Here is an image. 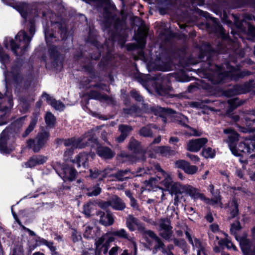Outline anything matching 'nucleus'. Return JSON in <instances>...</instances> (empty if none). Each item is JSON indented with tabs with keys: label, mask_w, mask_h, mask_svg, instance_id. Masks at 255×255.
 I'll use <instances>...</instances> for the list:
<instances>
[{
	"label": "nucleus",
	"mask_w": 255,
	"mask_h": 255,
	"mask_svg": "<svg viewBox=\"0 0 255 255\" xmlns=\"http://www.w3.org/2000/svg\"><path fill=\"white\" fill-rule=\"evenodd\" d=\"M140 146L139 142L135 139L134 138L131 137L128 143V148L133 152H136L138 151Z\"/></svg>",
	"instance_id": "nucleus-40"
},
{
	"label": "nucleus",
	"mask_w": 255,
	"mask_h": 255,
	"mask_svg": "<svg viewBox=\"0 0 255 255\" xmlns=\"http://www.w3.org/2000/svg\"><path fill=\"white\" fill-rule=\"evenodd\" d=\"M187 128H189L192 132L190 133V135L195 136H199L202 134V132L201 131L197 130V129L190 127L188 126V127Z\"/></svg>",
	"instance_id": "nucleus-58"
},
{
	"label": "nucleus",
	"mask_w": 255,
	"mask_h": 255,
	"mask_svg": "<svg viewBox=\"0 0 255 255\" xmlns=\"http://www.w3.org/2000/svg\"><path fill=\"white\" fill-rule=\"evenodd\" d=\"M175 165L177 168L183 169L188 174H194L198 170V167L196 166L191 165L188 162L184 160L177 161L175 162Z\"/></svg>",
	"instance_id": "nucleus-11"
},
{
	"label": "nucleus",
	"mask_w": 255,
	"mask_h": 255,
	"mask_svg": "<svg viewBox=\"0 0 255 255\" xmlns=\"http://www.w3.org/2000/svg\"><path fill=\"white\" fill-rule=\"evenodd\" d=\"M133 174V173L131 172L130 170L127 168L125 170H119L117 172L112 174L111 176L115 178L117 180L122 182L131 178V175Z\"/></svg>",
	"instance_id": "nucleus-18"
},
{
	"label": "nucleus",
	"mask_w": 255,
	"mask_h": 255,
	"mask_svg": "<svg viewBox=\"0 0 255 255\" xmlns=\"http://www.w3.org/2000/svg\"><path fill=\"white\" fill-rule=\"evenodd\" d=\"M37 122V118L34 117L31 121L28 127L26 128L24 132L21 134L23 138L27 137L29 133L34 129Z\"/></svg>",
	"instance_id": "nucleus-31"
},
{
	"label": "nucleus",
	"mask_w": 255,
	"mask_h": 255,
	"mask_svg": "<svg viewBox=\"0 0 255 255\" xmlns=\"http://www.w3.org/2000/svg\"><path fill=\"white\" fill-rule=\"evenodd\" d=\"M157 128L156 125L153 124H148L142 127L138 131V134L144 137H152L153 132L151 128Z\"/></svg>",
	"instance_id": "nucleus-24"
},
{
	"label": "nucleus",
	"mask_w": 255,
	"mask_h": 255,
	"mask_svg": "<svg viewBox=\"0 0 255 255\" xmlns=\"http://www.w3.org/2000/svg\"><path fill=\"white\" fill-rule=\"evenodd\" d=\"M230 214L232 218H235L239 215V202L238 200L233 197L228 203Z\"/></svg>",
	"instance_id": "nucleus-22"
},
{
	"label": "nucleus",
	"mask_w": 255,
	"mask_h": 255,
	"mask_svg": "<svg viewBox=\"0 0 255 255\" xmlns=\"http://www.w3.org/2000/svg\"><path fill=\"white\" fill-rule=\"evenodd\" d=\"M111 206L116 210L123 211L126 208V205L119 197L114 195L111 198Z\"/></svg>",
	"instance_id": "nucleus-20"
},
{
	"label": "nucleus",
	"mask_w": 255,
	"mask_h": 255,
	"mask_svg": "<svg viewBox=\"0 0 255 255\" xmlns=\"http://www.w3.org/2000/svg\"><path fill=\"white\" fill-rule=\"evenodd\" d=\"M208 142L206 138L190 140L187 145V149L192 152H197Z\"/></svg>",
	"instance_id": "nucleus-8"
},
{
	"label": "nucleus",
	"mask_w": 255,
	"mask_h": 255,
	"mask_svg": "<svg viewBox=\"0 0 255 255\" xmlns=\"http://www.w3.org/2000/svg\"><path fill=\"white\" fill-rule=\"evenodd\" d=\"M158 225L159 227V230H164L172 228L171 221L167 218H161L158 221Z\"/></svg>",
	"instance_id": "nucleus-35"
},
{
	"label": "nucleus",
	"mask_w": 255,
	"mask_h": 255,
	"mask_svg": "<svg viewBox=\"0 0 255 255\" xmlns=\"http://www.w3.org/2000/svg\"><path fill=\"white\" fill-rule=\"evenodd\" d=\"M130 205L131 207L135 210H139V206L137 203V201L134 198L130 199Z\"/></svg>",
	"instance_id": "nucleus-61"
},
{
	"label": "nucleus",
	"mask_w": 255,
	"mask_h": 255,
	"mask_svg": "<svg viewBox=\"0 0 255 255\" xmlns=\"http://www.w3.org/2000/svg\"><path fill=\"white\" fill-rule=\"evenodd\" d=\"M224 132L225 134H229L228 142L233 143L238 140V133L232 128H229L225 129Z\"/></svg>",
	"instance_id": "nucleus-29"
},
{
	"label": "nucleus",
	"mask_w": 255,
	"mask_h": 255,
	"mask_svg": "<svg viewBox=\"0 0 255 255\" xmlns=\"http://www.w3.org/2000/svg\"><path fill=\"white\" fill-rule=\"evenodd\" d=\"M0 60L2 63L3 65V67H2V69H4V68H6V69L7 67H6L5 64H7L8 62H9V57L6 54H4L2 53V48L0 45Z\"/></svg>",
	"instance_id": "nucleus-45"
},
{
	"label": "nucleus",
	"mask_w": 255,
	"mask_h": 255,
	"mask_svg": "<svg viewBox=\"0 0 255 255\" xmlns=\"http://www.w3.org/2000/svg\"><path fill=\"white\" fill-rule=\"evenodd\" d=\"M172 240H173V243L176 246H178L183 250H185L186 249L187 245L184 240H179L177 238H174L173 239H172Z\"/></svg>",
	"instance_id": "nucleus-50"
},
{
	"label": "nucleus",
	"mask_w": 255,
	"mask_h": 255,
	"mask_svg": "<svg viewBox=\"0 0 255 255\" xmlns=\"http://www.w3.org/2000/svg\"><path fill=\"white\" fill-rule=\"evenodd\" d=\"M5 76V88H6V94L9 96L11 93V89L13 87L15 86L16 83V77L15 69L12 68V70L10 72H4Z\"/></svg>",
	"instance_id": "nucleus-7"
},
{
	"label": "nucleus",
	"mask_w": 255,
	"mask_h": 255,
	"mask_svg": "<svg viewBox=\"0 0 255 255\" xmlns=\"http://www.w3.org/2000/svg\"><path fill=\"white\" fill-rule=\"evenodd\" d=\"M157 151L163 156L165 157H169L176 154L175 150H172L170 147L167 146H159L157 149Z\"/></svg>",
	"instance_id": "nucleus-27"
},
{
	"label": "nucleus",
	"mask_w": 255,
	"mask_h": 255,
	"mask_svg": "<svg viewBox=\"0 0 255 255\" xmlns=\"http://www.w3.org/2000/svg\"><path fill=\"white\" fill-rule=\"evenodd\" d=\"M235 238L240 242V245L244 255H255V244L251 242L246 237H243L239 240L236 235Z\"/></svg>",
	"instance_id": "nucleus-5"
},
{
	"label": "nucleus",
	"mask_w": 255,
	"mask_h": 255,
	"mask_svg": "<svg viewBox=\"0 0 255 255\" xmlns=\"http://www.w3.org/2000/svg\"><path fill=\"white\" fill-rule=\"evenodd\" d=\"M237 149L239 151L247 154L251 153L252 150H254L248 144L243 142L239 143Z\"/></svg>",
	"instance_id": "nucleus-38"
},
{
	"label": "nucleus",
	"mask_w": 255,
	"mask_h": 255,
	"mask_svg": "<svg viewBox=\"0 0 255 255\" xmlns=\"http://www.w3.org/2000/svg\"><path fill=\"white\" fill-rule=\"evenodd\" d=\"M234 69L233 67L229 71H223L222 67H219L216 65H213L209 68L211 70H213L214 73L211 78V80L213 84H216L224 82L228 79H230L232 75V71Z\"/></svg>",
	"instance_id": "nucleus-4"
},
{
	"label": "nucleus",
	"mask_w": 255,
	"mask_h": 255,
	"mask_svg": "<svg viewBox=\"0 0 255 255\" xmlns=\"http://www.w3.org/2000/svg\"><path fill=\"white\" fill-rule=\"evenodd\" d=\"M73 153L72 148L67 149L64 153V157L65 160H68Z\"/></svg>",
	"instance_id": "nucleus-57"
},
{
	"label": "nucleus",
	"mask_w": 255,
	"mask_h": 255,
	"mask_svg": "<svg viewBox=\"0 0 255 255\" xmlns=\"http://www.w3.org/2000/svg\"><path fill=\"white\" fill-rule=\"evenodd\" d=\"M177 123L181 125L182 126L187 128L188 127L187 123H188V119L186 117L182 115H180L176 119Z\"/></svg>",
	"instance_id": "nucleus-46"
},
{
	"label": "nucleus",
	"mask_w": 255,
	"mask_h": 255,
	"mask_svg": "<svg viewBox=\"0 0 255 255\" xmlns=\"http://www.w3.org/2000/svg\"><path fill=\"white\" fill-rule=\"evenodd\" d=\"M30 101L26 98H21L20 99L19 106L22 108L20 111L23 113L26 112L29 109Z\"/></svg>",
	"instance_id": "nucleus-43"
},
{
	"label": "nucleus",
	"mask_w": 255,
	"mask_h": 255,
	"mask_svg": "<svg viewBox=\"0 0 255 255\" xmlns=\"http://www.w3.org/2000/svg\"><path fill=\"white\" fill-rule=\"evenodd\" d=\"M64 181H72L76 178L77 172L75 168L68 165H63L59 173Z\"/></svg>",
	"instance_id": "nucleus-6"
},
{
	"label": "nucleus",
	"mask_w": 255,
	"mask_h": 255,
	"mask_svg": "<svg viewBox=\"0 0 255 255\" xmlns=\"http://www.w3.org/2000/svg\"><path fill=\"white\" fill-rule=\"evenodd\" d=\"M83 213L85 215V216L87 217H89L91 216V210L90 209V206L88 205H86L83 206Z\"/></svg>",
	"instance_id": "nucleus-62"
},
{
	"label": "nucleus",
	"mask_w": 255,
	"mask_h": 255,
	"mask_svg": "<svg viewBox=\"0 0 255 255\" xmlns=\"http://www.w3.org/2000/svg\"><path fill=\"white\" fill-rule=\"evenodd\" d=\"M163 176L164 178V179L162 181V183L165 187L169 190L174 182L172 181L169 174L166 173V175H163Z\"/></svg>",
	"instance_id": "nucleus-41"
},
{
	"label": "nucleus",
	"mask_w": 255,
	"mask_h": 255,
	"mask_svg": "<svg viewBox=\"0 0 255 255\" xmlns=\"http://www.w3.org/2000/svg\"><path fill=\"white\" fill-rule=\"evenodd\" d=\"M133 128L131 126L126 125H120L119 126V130L123 134L128 136Z\"/></svg>",
	"instance_id": "nucleus-42"
},
{
	"label": "nucleus",
	"mask_w": 255,
	"mask_h": 255,
	"mask_svg": "<svg viewBox=\"0 0 255 255\" xmlns=\"http://www.w3.org/2000/svg\"><path fill=\"white\" fill-rule=\"evenodd\" d=\"M100 176L102 178L101 170L95 168L90 169V176L91 178L96 179Z\"/></svg>",
	"instance_id": "nucleus-51"
},
{
	"label": "nucleus",
	"mask_w": 255,
	"mask_h": 255,
	"mask_svg": "<svg viewBox=\"0 0 255 255\" xmlns=\"http://www.w3.org/2000/svg\"><path fill=\"white\" fill-rule=\"evenodd\" d=\"M126 225L128 229L131 231L135 230V226L137 227V230L139 232L144 231V227L143 226L142 224L137 219L131 215H129L127 217L126 219Z\"/></svg>",
	"instance_id": "nucleus-9"
},
{
	"label": "nucleus",
	"mask_w": 255,
	"mask_h": 255,
	"mask_svg": "<svg viewBox=\"0 0 255 255\" xmlns=\"http://www.w3.org/2000/svg\"><path fill=\"white\" fill-rule=\"evenodd\" d=\"M245 103V101L240 100L238 98H234L229 101V103L231 107L235 109L237 107L242 105Z\"/></svg>",
	"instance_id": "nucleus-48"
},
{
	"label": "nucleus",
	"mask_w": 255,
	"mask_h": 255,
	"mask_svg": "<svg viewBox=\"0 0 255 255\" xmlns=\"http://www.w3.org/2000/svg\"><path fill=\"white\" fill-rule=\"evenodd\" d=\"M251 81L249 83H246L244 85H237L234 86L230 90L232 92L233 95H238L245 94L249 92L252 87H255V84L253 85Z\"/></svg>",
	"instance_id": "nucleus-13"
},
{
	"label": "nucleus",
	"mask_w": 255,
	"mask_h": 255,
	"mask_svg": "<svg viewBox=\"0 0 255 255\" xmlns=\"http://www.w3.org/2000/svg\"><path fill=\"white\" fill-rule=\"evenodd\" d=\"M130 95L138 102H141L143 101L142 97L136 91H131L130 92Z\"/></svg>",
	"instance_id": "nucleus-55"
},
{
	"label": "nucleus",
	"mask_w": 255,
	"mask_h": 255,
	"mask_svg": "<svg viewBox=\"0 0 255 255\" xmlns=\"http://www.w3.org/2000/svg\"><path fill=\"white\" fill-rule=\"evenodd\" d=\"M241 228L240 223L239 221H237L231 225L230 231L231 233L236 235L237 231L240 230Z\"/></svg>",
	"instance_id": "nucleus-52"
},
{
	"label": "nucleus",
	"mask_w": 255,
	"mask_h": 255,
	"mask_svg": "<svg viewBox=\"0 0 255 255\" xmlns=\"http://www.w3.org/2000/svg\"><path fill=\"white\" fill-rule=\"evenodd\" d=\"M183 193L188 195L195 199L198 198L204 199L205 198L203 194L200 193L196 188L188 184L184 185Z\"/></svg>",
	"instance_id": "nucleus-14"
},
{
	"label": "nucleus",
	"mask_w": 255,
	"mask_h": 255,
	"mask_svg": "<svg viewBox=\"0 0 255 255\" xmlns=\"http://www.w3.org/2000/svg\"><path fill=\"white\" fill-rule=\"evenodd\" d=\"M41 242L46 246L51 252L55 251V250H56V247L54 246L53 242H48L44 239H42Z\"/></svg>",
	"instance_id": "nucleus-54"
},
{
	"label": "nucleus",
	"mask_w": 255,
	"mask_h": 255,
	"mask_svg": "<svg viewBox=\"0 0 255 255\" xmlns=\"http://www.w3.org/2000/svg\"><path fill=\"white\" fill-rule=\"evenodd\" d=\"M113 171V169L110 168H106L103 170H101L102 173V179L103 178H105L107 176H110L112 177L110 175H112V174H111L112 171Z\"/></svg>",
	"instance_id": "nucleus-56"
},
{
	"label": "nucleus",
	"mask_w": 255,
	"mask_h": 255,
	"mask_svg": "<svg viewBox=\"0 0 255 255\" xmlns=\"http://www.w3.org/2000/svg\"><path fill=\"white\" fill-rule=\"evenodd\" d=\"M18 39L19 43H17V49H21L22 52L25 51L31 41V38L27 35L26 32L24 31H20L17 34V39Z\"/></svg>",
	"instance_id": "nucleus-10"
},
{
	"label": "nucleus",
	"mask_w": 255,
	"mask_h": 255,
	"mask_svg": "<svg viewBox=\"0 0 255 255\" xmlns=\"http://www.w3.org/2000/svg\"><path fill=\"white\" fill-rule=\"evenodd\" d=\"M155 241L156 242V244L154 246L153 250V254H154L156 253L157 250L163 249L165 247L164 244L159 237L157 238Z\"/></svg>",
	"instance_id": "nucleus-49"
},
{
	"label": "nucleus",
	"mask_w": 255,
	"mask_h": 255,
	"mask_svg": "<svg viewBox=\"0 0 255 255\" xmlns=\"http://www.w3.org/2000/svg\"><path fill=\"white\" fill-rule=\"evenodd\" d=\"M15 128L14 125L6 128L0 136V152L2 154H9L14 150V147L10 148L6 145L7 139L14 137Z\"/></svg>",
	"instance_id": "nucleus-3"
},
{
	"label": "nucleus",
	"mask_w": 255,
	"mask_h": 255,
	"mask_svg": "<svg viewBox=\"0 0 255 255\" xmlns=\"http://www.w3.org/2000/svg\"><path fill=\"white\" fill-rule=\"evenodd\" d=\"M160 180V178L158 177H151L148 179V181H146L148 185H150L152 186L153 184H155L156 182L159 181Z\"/></svg>",
	"instance_id": "nucleus-63"
},
{
	"label": "nucleus",
	"mask_w": 255,
	"mask_h": 255,
	"mask_svg": "<svg viewBox=\"0 0 255 255\" xmlns=\"http://www.w3.org/2000/svg\"><path fill=\"white\" fill-rule=\"evenodd\" d=\"M42 97L45 98L48 104H50L56 110L61 111L64 109L65 106L62 102L53 98L46 92L43 93Z\"/></svg>",
	"instance_id": "nucleus-17"
},
{
	"label": "nucleus",
	"mask_w": 255,
	"mask_h": 255,
	"mask_svg": "<svg viewBox=\"0 0 255 255\" xmlns=\"http://www.w3.org/2000/svg\"><path fill=\"white\" fill-rule=\"evenodd\" d=\"M72 239L74 243L77 242L81 239L80 234L75 229H72Z\"/></svg>",
	"instance_id": "nucleus-53"
},
{
	"label": "nucleus",
	"mask_w": 255,
	"mask_h": 255,
	"mask_svg": "<svg viewBox=\"0 0 255 255\" xmlns=\"http://www.w3.org/2000/svg\"><path fill=\"white\" fill-rule=\"evenodd\" d=\"M89 97L90 99H95L99 101L104 100L107 101L109 104H114V100L106 95H102L96 91H91L89 94Z\"/></svg>",
	"instance_id": "nucleus-21"
},
{
	"label": "nucleus",
	"mask_w": 255,
	"mask_h": 255,
	"mask_svg": "<svg viewBox=\"0 0 255 255\" xmlns=\"http://www.w3.org/2000/svg\"><path fill=\"white\" fill-rule=\"evenodd\" d=\"M159 236L165 240L169 241L172 240V237L173 234V231L172 228L164 229V230H159Z\"/></svg>",
	"instance_id": "nucleus-30"
},
{
	"label": "nucleus",
	"mask_w": 255,
	"mask_h": 255,
	"mask_svg": "<svg viewBox=\"0 0 255 255\" xmlns=\"http://www.w3.org/2000/svg\"><path fill=\"white\" fill-rule=\"evenodd\" d=\"M97 215L100 218V223L105 226H109L113 224L114 219L112 214L110 212H107L106 214L102 211L97 212Z\"/></svg>",
	"instance_id": "nucleus-15"
},
{
	"label": "nucleus",
	"mask_w": 255,
	"mask_h": 255,
	"mask_svg": "<svg viewBox=\"0 0 255 255\" xmlns=\"http://www.w3.org/2000/svg\"><path fill=\"white\" fill-rule=\"evenodd\" d=\"M56 118L51 112H47L45 116V121L46 125L50 128L54 127Z\"/></svg>",
	"instance_id": "nucleus-36"
},
{
	"label": "nucleus",
	"mask_w": 255,
	"mask_h": 255,
	"mask_svg": "<svg viewBox=\"0 0 255 255\" xmlns=\"http://www.w3.org/2000/svg\"><path fill=\"white\" fill-rule=\"evenodd\" d=\"M47 160V157L42 155H35L31 156L24 163L26 167L32 168L37 165L43 164Z\"/></svg>",
	"instance_id": "nucleus-12"
},
{
	"label": "nucleus",
	"mask_w": 255,
	"mask_h": 255,
	"mask_svg": "<svg viewBox=\"0 0 255 255\" xmlns=\"http://www.w3.org/2000/svg\"><path fill=\"white\" fill-rule=\"evenodd\" d=\"M105 235L102 236V237L99 238L98 240H96L95 245L96 247V251L99 252L98 251V248L104 243L105 239Z\"/></svg>",
	"instance_id": "nucleus-60"
},
{
	"label": "nucleus",
	"mask_w": 255,
	"mask_h": 255,
	"mask_svg": "<svg viewBox=\"0 0 255 255\" xmlns=\"http://www.w3.org/2000/svg\"><path fill=\"white\" fill-rule=\"evenodd\" d=\"M155 89L157 93L161 95L164 96L168 93L170 88L168 86H164L162 84L159 83V79H158L155 84Z\"/></svg>",
	"instance_id": "nucleus-32"
},
{
	"label": "nucleus",
	"mask_w": 255,
	"mask_h": 255,
	"mask_svg": "<svg viewBox=\"0 0 255 255\" xmlns=\"http://www.w3.org/2000/svg\"><path fill=\"white\" fill-rule=\"evenodd\" d=\"M202 154L205 158H213L215 155V151L208 147L203 149Z\"/></svg>",
	"instance_id": "nucleus-44"
},
{
	"label": "nucleus",
	"mask_w": 255,
	"mask_h": 255,
	"mask_svg": "<svg viewBox=\"0 0 255 255\" xmlns=\"http://www.w3.org/2000/svg\"><path fill=\"white\" fill-rule=\"evenodd\" d=\"M141 233H144L147 234L149 237L155 240L157 238H159L151 230H146L144 228V231L143 232H140Z\"/></svg>",
	"instance_id": "nucleus-59"
},
{
	"label": "nucleus",
	"mask_w": 255,
	"mask_h": 255,
	"mask_svg": "<svg viewBox=\"0 0 255 255\" xmlns=\"http://www.w3.org/2000/svg\"><path fill=\"white\" fill-rule=\"evenodd\" d=\"M87 191L88 192L86 193L87 196L89 197L96 196L101 192V188L99 186V184H97L92 188H88Z\"/></svg>",
	"instance_id": "nucleus-39"
},
{
	"label": "nucleus",
	"mask_w": 255,
	"mask_h": 255,
	"mask_svg": "<svg viewBox=\"0 0 255 255\" xmlns=\"http://www.w3.org/2000/svg\"><path fill=\"white\" fill-rule=\"evenodd\" d=\"M99 156L106 159H110L115 155V153L109 147L105 146L99 147L97 149Z\"/></svg>",
	"instance_id": "nucleus-23"
},
{
	"label": "nucleus",
	"mask_w": 255,
	"mask_h": 255,
	"mask_svg": "<svg viewBox=\"0 0 255 255\" xmlns=\"http://www.w3.org/2000/svg\"><path fill=\"white\" fill-rule=\"evenodd\" d=\"M93 132V130L91 129L77 139L71 138L65 139L63 141V144L65 146L71 145L74 148H84L89 145L90 142L95 140Z\"/></svg>",
	"instance_id": "nucleus-1"
},
{
	"label": "nucleus",
	"mask_w": 255,
	"mask_h": 255,
	"mask_svg": "<svg viewBox=\"0 0 255 255\" xmlns=\"http://www.w3.org/2000/svg\"><path fill=\"white\" fill-rule=\"evenodd\" d=\"M248 32L251 35L255 37V27L251 24H249Z\"/></svg>",
	"instance_id": "nucleus-64"
},
{
	"label": "nucleus",
	"mask_w": 255,
	"mask_h": 255,
	"mask_svg": "<svg viewBox=\"0 0 255 255\" xmlns=\"http://www.w3.org/2000/svg\"><path fill=\"white\" fill-rule=\"evenodd\" d=\"M99 233L97 228L87 226L85 227L83 236L84 238L87 239H93L98 236Z\"/></svg>",
	"instance_id": "nucleus-26"
},
{
	"label": "nucleus",
	"mask_w": 255,
	"mask_h": 255,
	"mask_svg": "<svg viewBox=\"0 0 255 255\" xmlns=\"http://www.w3.org/2000/svg\"><path fill=\"white\" fill-rule=\"evenodd\" d=\"M140 113V109L135 105L132 106L129 108H125L123 109V115L127 116L128 115L132 116H137Z\"/></svg>",
	"instance_id": "nucleus-28"
},
{
	"label": "nucleus",
	"mask_w": 255,
	"mask_h": 255,
	"mask_svg": "<svg viewBox=\"0 0 255 255\" xmlns=\"http://www.w3.org/2000/svg\"><path fill=\"white\" fill-rule=\"evenodd\" d=\"M183 186L184 185H182L179 183L174 182L168 190L172 195H175V196L174 198L175 205H178L180 200L179 196L183 194Z\"/></svg>",
	"instance_id": "nucleus-16"
},
{
	"label": "nucleus",
	"mask_w": 255,
	"mask_h": 255,
	"mask_svg": "<svg viewBox=\"0 0 255 255\" xmlns=\"http://www.w3.org/2000/svg\"><path fill=\"white\" fill-rule=\"evenodd\" d=\"M17 10L19 11L21 16L26 20L27 16V5L24 4L22 7L17 5Z\"/></svg>",
	"instance_id": "nucleus-47"
},
{
	"label": "nucleus",
	"mask_w": 255,
	"mask_h": 255,
	"mask_svg": "<svg viewBox=\"0 0 255 255\" xmlns=\"http://www.w3.org/2000/svg\"><path fill=\"white\" fill-rule=\"evenodd\" d=\"M191 245L193 247L199 249L197 255H206L204 245L199 240L195 238L193 241V244Z\"/></svg>",
	"instance_id": "nucleus-34"
},
{
	"label": "nucleus",
	"mask_w": 255,
	"mask_h": 255,
	"mask_svg": "<svg viewBox=\"0 0 255 255\" xmlns=\"http://www.w3.org/2000/svg\"><path fill=\"white\" fill-rule=\"evenodd\" d=\"M110 234L112 235L117 236L121 238L127 239L128 241H131L132 240V238L129 236L127 231L124 229L112 232L110 233Z\"/></svg>",
	"instance_id": "nucleus-33"
},
{
	"label": "nucleus",
	"mask_w": 255,
	"mask_h": 255,
	"mask_svg": "<svg viewBox=\"0 0 255 255\" xmlns=\"http://www.w3.org/2000/svg\"><path fill=\"white\" fill-rule=\"evenodd\" d=\"M103 19L102 20V24L105 29L109 28L113 22L114 17L111 13L107 9L104 8L103 12Z\"/></svg>",
	"instance_id": "nucleus-25"
},
{
	"label": "nucleus",
	"mask_w": 255,
	"mask_h": 255,
	"mask_svg": "<svg viewBox=\"0 0 255 255\" xmlns=\"http://www.w3.org/2000/svg\"><path fill=\"white\" fill-rule=\"evenodd\" d=\"M5 47L10 49L14 54L16 53V44L14 40L10 37H6L4 41Z\"/></svg>",
	"instance_id": "nucleus-37"
},
{
	"label": "nucleus",
	"mask_w": 255,
	"mask_h": 255,
	"mask_svg": "<svg viewBox=\"0 0 255 255\" xmlns=\"http://www.w3.org/2000/svg\"><path fill=\"white\" fill-rule=\"evenodd\" d=\"M88 160V154L85 152L79 153L77 155L74 159L72 160L73 163L77 164L78 168L83 166L86 168L87 166Z\"/></svg>",
	"instance_id": "nucleus-19"
},
{
	"label": "nucleus",
	"mask_w": 255,
	"mask_h": 255,
	"mask_svg": "<svg viewBox=\"0 0 255 255\" xmlns=\"http://www.w3.org/2000/svg\"><path fill=\"white\" fill-rule=\"evenodd\" d=\"M50 133L49 131L42 129L37 135L35 141L30 139L27 140V146L32 148L34 152H38L44 146L49 139Z\"/></svg>",
	"instance_id": "nucleus-2"
}]
</instances>
